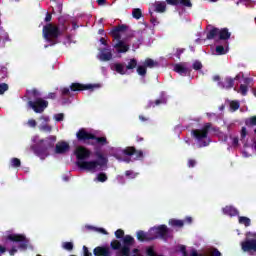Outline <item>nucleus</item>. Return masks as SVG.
Segmentation results:
<instances>
[{
	"label": "nucleus",
	"instance_id": "f257e3e1",
	"mask_svg": "<svg viewBox=\"0 0 256 256\" xmlns=\"http://www.w3.org/2000/svg\"><path fill=\"white\" fill-rule=\"evenodd\" d=\"M75 155L77 158L76 165L83 171H91L92 173H95V171H102L103 167H107V163H109V159H107L101 152L95 153L98 160L87 161V159L91 157V150L83 146L76 148Z\"/></svg>",
	"mask_w": 256,
	"mask_h": 256
},
{
	"label": "nucleus",
	"instance_id": "f03ea898",
	"mask_svg": "<svg viewBox=\"0 0 256 256\" xmlns=\"http://www.w3.org/2000/svg\"><path fill=\"white\" fill-rule=\"evenodd\" d=\"M55 143H57V136L50 135L32 145L30 149L33 151L36 157H39L43 160L47 159V156L49 155V149L55 148Z\"/></svg>",
	"mask_w": 256,
	"mask_h": 256
},
{
	"label": "nucleus",
	"instance_id": "7ed1b4c3",
	"mask_svg": "<svg viewBox=\"0 0 256 256\" xmlns=\"http://www.w3.org/2000/svg\"><path fill=\"white\" fill-rule=\"evenodd\" d=\"M76 138L78 141H82L83 143H86V145H91L92 147L97 145H100L101 147L109 145L107 137H99L93 133L88 132L85 128H81L77 131Z\"/></svg>",
	"mask_w": 256,
	"mask_h": 256
},
{
	"label": "nucleus",
	"instance_id": "20e7f679",
	"mask_svg": "<svg viewBox=\"0 0 256 256\" xmlns=\"http://www.w3.org/2000/svg\"><path fill=\"white\" fill-rule=\"evenodd\" d=\"M6 239L18 244L12 245V248L9 250V255L11 256L15 255L18 251H27L29 248V239L24 234H9Z\"/></svg>",
	"mask_w": 256,
	"mask_h": 256
},
{
	"label": "nucleus",
	"instance_id": "39448f33",
	"mask_svg": "<svg viewBox=\"0 0 256 256\" xmlns=\"http://www.w3.org/2000/svg\"><path fill=\"white\" fill-rule=\"evenodd\" d=\"M43 38L49 43L50 45H57L59 37H61V29L59 26L48 23L43 27L42 30Z\"/></svg>",
	"mask_w": 256,
	"mask_h": 256
},
{
	"label": "nucleus",
	"instance_id": "423d86ee",
	"mask_svg": "<svg viewBox=\"0 0 256 256\" xmlns=\"http://www.w3.org/2000/svg\"><path fill=\"white\" fill-rule=\"evenodd\" d=\"M211 129H213V124L208 122L204 124L202 129L192 130V135L198 140L199 147H207V145H209V140L203 141V139H207V137L209 136V131Z\"/></svg>",
	"mask_w": 256,
	"mask_h": 256
},
{
	"label": "nucleus",
	"instance_id": "0eeeda50",
	"mask_svg": "<svg viewBox=\"0 0 256 256\" xmlns=\"http://www.w3.org/2000/svg\"><path fill=\"white\" fill-rule=\"evenodd\" d=\"M91 89H95V85L81 84V83L75 82L70 85V89L68 87L62 88L61 95L63 97H72L71 91H89Z\"/></svg>",
	"mask_w": 256,
	"mask_h": 256
},
{
	"label": "nucleus",
	"instance_id": "6e6552de",
	"mask_svg": "<svg viewBox=\"0 0 256 256\" xmlns=\"http://www.w3.org/2000/svg\"><path fill=\"white\" fill-rule=\"evenodd\" d=\"M169 232L170 230L165 224L155 226L150 229L153 241H155V239H163V241H167V239H169Z\"/></svg>",
	"mask_w": 256,
	"mask_h": 256
},
{
	"label": "nucleus",
	"instance_id": "1a4fd4ad",
	"mask_svg": "<svg viewBox=\"0 0 256 256\" xmlns=\"http://www.w3.org/2000/svg\"><path fill=\"white\" fill-rule=\"evenodd\" d=\"M28 105L34 113H43L49 107V101L43 98H35L34 100H29Z\"/></svg>",
	"mask_w": 256,
	"mask_h": 256
},
{
	"label": "nucleus",
	"instance_id": "9d476101",
	"mask_svg": "<svg viewBox=\"0 0 256 256\" xmlns=\"http://www.w3.org/2000/svg\"><path fill=\"white\" fill-rule=\"evenodd\" d=\"M206 39L208 41L214 40L215 43H220L221 41H225V28L219 30V28H212L207 32Z\"/></svg>",
	"mask_w": 256,
	"mask_h": 256
},
{
	"label": "nucleus",
	"instance_id": "9b49d317",
	"mask_svg": "<svg viewBox=\"0 0 256 256\" xmlns=\"http://www.w3.org/2000/svg\"><path fill=\"white\" fill-rule=\"evenodd\" d=\"M127 29H129V26L125 25V24H121L118 25L116 27H114L111 31H110V35L113 37V39H115L116 41H121V33H125V31H127Z\"/></svg>",
	"mask_w": 256,
	"mask_h": 256
},
{
	"label": "nucleus",
	"instance_id": "f8f14e48",
	"mask_svg": "<svg viewBox=\"0 0 256 256\" xmlns=\"http://www.w3.org/2000/svg\"><path fill=\"white\" fill-rule=\"evenodd\" d=\"M122 153L128 157H133V155H135V159H143V152L141 150H137L134 146L126 147L122 150Z\"/></svg>",
	"mask_w": 256,
	"mask_h": 256
},
{
	"label": "nucleus",
	"instance_id": "ddd939ff",
	"mask_svg": "<svg viewBox=\"0 0 256 256\" xmlns=\"http://www.w3.org/2000/svg\"><path fill=\"white\" fill-rule=\"evenodd\" d=\"M241 249L244 253L254 251L256 253V239H247L241 242Z\"/></svg>",
	"mask_w": 256,
	"mask_h": 256
},
{
	"label": "nucleus",
	"instance_id": "4468645a",
	"mask_svg": "<svg viewBox=\"0 0 256 256\" xmlns=\"http://www.w3.org/2000/svg\"><path fill=\"white\" fill-rule=\"evenodd\" d=\"M70 149L71 146H69V143L61 141L56 144L55 153L56 155H65V153H67Z\"/></svg>",
	"mask_w": 256,
	"mask_h": 256
},
{
	"label": "nucleus",
	"instance_id": "2eb2a0df",
	"mask_svg": "<svg viewBox=\"0 0 256 256\" xmlns=\"http://www.w3.org/2000/svg\"><path fill=\"white\" fill-rule=\"evenodd\" d=\"M99 59L104 62L111 61L113 59V52L109 48H102L100 49Z\"/></svg>",
	"mask_w": 256,
	"mask_h": 256
},
{
	"label": "nucleus",
	"instance_id": "dca6fc26",
	"mask_svg": "<svg viewBox=\"0 0 256 256\" xmlns=\"http://www.w3.org/2000/svg\"><path fill=\"white\" fill-rule=\"evenodd\" d=\"M137 239H138V241H141L142 243H143V241H153V235L151 233V230H149L148 232H145L143 230L138 231Z\"/></svg>",
	"mask_w": 256,
	"mask_h": 256
},
{
	"label": "nucleus",
	"instance_id": "f3484780",
	"mask_svg": "<svg viewBox=\"0 0 256 256\" xmlns=\"http://www.w3.org/2000/svg\"><path fill=\"white\" fill-rule=\"evenodd\" d=\"M95 256H111L109 247L98 246L93 250Z\"/></svg>",
	"mask_w": 256,
	"mask_h": 256
},
{
	"label": "nucleus",
	"instance_id": "a211bd4d",
	"mask_svg": "<svg viewBox=\"0 0 256 256\" xmlns=\"http://www.w3.org/2000/svg\"><path fill=\"white\" fill-rule=\"evenodd\" d=\"M111 70L116 71L119 75H127V68L123 63H114L111 65Z\"/></svg>",
	"mask_w": 256,
	"mask_h": 256
},
{
	"label": "nucleus",
	"instance_id": "6ab92c4d",
	"mask_svg": "<svg viewBox=\"0 0 256 256\" xmlns=\"http://www.w3.org/2000/svg\"><path fill=\"white\" fill-rule=\"evenodd\" d=\"M114 49H116L117 53H127L129 51V44H125L123 40H119L114 45Z\"/></svg>",
	"mask_w": 256,
	"mask_h": 256
},
{
	"label": "nucleus",
	"instance_id": "aec40b11",
	"mask_svg": "<svg viewBox=\"0 0 256 256\" xmlns=\"http://www.w3.org/2000/svg\"><path fill=\"white\" fill-rule=\"evenodd\" d=\"M228 105V111H230V113H235V111H238L241 107V102H239V100H228Z\"/></svg>",
	"mask_w": 256,
	"mask_h": 256
},
{
	"label": "nucleus",
	"instance_id": "412c9836",
	"mask_svg": "<svg viewBox=\"0 0 256 256\" xmlns=\"http://www.w3.org/2000/svg\"><path fill=\"white\" fill-rule=\"evenodd\" d=\"M174 71L179 75H187L189 68L185 67V64L179 63L174 65Z\"/></svg>",
	"mask_w": 256,
	"mask_h": 256
},
{
	"label": "nucleus",
	"instance_id": "4be33fe9",
	"mask_svg": "<svg viewBox=\"0 0 256 256\" xmlns=\"http://www.w3.org/2000/svg\"><path fill=\"white\" fill-rule=\"evenodd\" d=\"M225 214L229 215L230 217H237V215H239V210H237L233 206H226L225 207Z\"/></svg>",
	"mask_w": 256,
	"mask_h": 256
},
{
	"label": "nucleus",
	"instance_id": "5701e85b",
	"mask_svg": "<svg viewBox=\"0 0 256 256\" xmlns=\"http://www.w3.org/2000/svg\"><path fill=\"white\" fill-rule=\"evenodd\" d=\"M110 247L111 249H113V251H118V253H120L121 249H123V245L121 244V241L117 239H114L111 241Z\"/></svg>",
	"mask_w": 256,
	"mask_h": 256
},
{
	"label": "nucleus",
	"instance_id": "b1692460",
	"mask_svg": "<svg viewBox=\"0 0 256 256\" xmlns=\"http://www.w3.org/2000/svg\"><path fill=\"white\" fill-rule=\"evenodd\" d=\"M144 66L146 69H147V67H149V69H153V67H159V62H156L151 58H147L144 61Z\"/></svg>",
	"mask_w": 256,
	"mask_h": 256
},
{
	"label": "nucleus",
	"instance_id": "393cba45",
	"mask_svg": "<svg viewBox=\"0 0 256 256\" xmlns=\"http://www.w3.org/2000/svg\"><path fill=\"white\" fill-rule=\"evenodd\" d=\"M137 59L132 58L129 60L128 64L126 65V71H133V69H137Z\"/></svg>",
	"mask_w": 256,
	"mask_h": 256
},
{
	"label": "nucleus",
	"instance_id": "a878e982",
	"mask_svg": "<svg viewBox=\"0 0 256 256\" xmlns=\"http://www.w3.org/2000/svg\"><path fill=\"white\" fill-rule=\"evenodd\" d=\"M212 81L214 83H217V87H220V89H225V83H223V80L221 79V76L219 75H214L212 77Z\"/></svg>",
	"mask_w": 256,
	"mask_h": 256
},
{
	"label": "nucleus",
	"instance_id": "bb28decb",
	"mask_svg": "<svg viewBox=\"0 0 256 256\" xmlns=\"http://www.w3.org/2000/svg\"><path fill=\"white\" fill-rule=\"evenodd\" d=\"M238 221H239L240 225H244L246 227H250L251 226V219H249L248 217L240 216L238 218Z\"/></svg>",
	"mask_w": 256,
	"mask_h": 256
},
{
	"label": "nucleus",
	"instance_id": "cd10ccee",
	"mask_svg": "<svg viewBox=\"0 0 256 256\" xmlns=\"http://www.w3.org/2000/svg\"><path fill=\"white\" fill-rule=\"evenodd\" d=\"M166 10L167 5L164 2H159L158 4H156L155 11L157 13H165Z\"/></svg>",
	"mask_w": 256,
	"mask_h": 256
},
{
	"label": "nucleus",
	"instance_id": "c85d7f7f",
	"mask_svg": "<svg viewBox=\"0 0 256 256\" xmlns=\"http://www.w3.org/2000/svg\"><path fill=\"white\" fill-rule=\"evenodd\" d=\"M246 127H256V115L245 120Z\"/></svg>",
	"mask_w": 256,
	"mask_h": 256
},
{
	"label": "nucleus",
	"instance_id": "c756f323",
	"mask_svg": "<svg viewBox=\"0 0 256 256\" xmlns=\"http://www.w3.org/2000/svg\"><path fill=\"white\" fill-rule=\"evenodd\" d=\"M169 225H171V227H183L184 222L183 220L170 219Z\"/></svg>",
	"mask_w": 256,
	"mask_h": 256
},
{
	"label": "nucleus",
	"instance_id": "7c9ffc66",
	"mask_svg": "<svg viewBox=\"0 0 256 256\" xmlns=\"http://www.w3.org/2000/svg\"><path fill=\"white\" fill-rule=\"evenodd\" d=\"M136 71L140 77H145V75H147V68L145 67V64L137 66Z\"/></svg>",
	"mask_w": 256,
	"mask_h": 256
},
{
	"label": "nucleus",
	"instance_id": "2f4dec72",
	"mask_svg": "<svg viewBox=\"0 0 256 256\" xmlns=\"http://www.w3.org/2000/svg\"><path fill=\"white\" fill-rule=\"evenodd\" d=\"M132 17H134V19L139 20L141 19V17H143V12L139 8H134L132 11Z\"/></svg>",
	"mask_w": 256,
	"mask_h": 256
},
{
	"label": "nucleus",
	"instance_id": "473e14b6",
	"mask_svg": "<svg viewBox=\"0 0 256 256\" xmlns=\"http://www.w3.org/2000/svg\"><path fill=\"white\" fill-rule=\"evenodd\" d=\"M162 103H165L164 99H157L155 102L150 101L147 105V109H151V107H157L158 105H162Z\"/></svg>",
	"mask_w": 256,
	"mask_h": 256
},
{
	"label": "nucleus",
	"instance_id": "72a5a7b5",
	"mask_svg": "<svg viewBox=\"0 0 256 256\" xmlns=\"http://www.w3.org/2000/svg\"><path fill=\"white\" fill-rule=\"evenodd\" d=\"M239 79V75L233 78H226V87L231 89L235 85V80Z\"/></svg>",
	"mask_w": 256,
	"mask_h": 256
},
{
	"label": "nucleus",
	"instance_id": "f704fd0d",
	"mask_svg": "<svg viewBox=\"0 0 256 256\" xmlns=\"http://www.w3.org/2000/svg\"><path fill=\"white\" fill-rule=\"evenodd\" d=\"M39 130L43 133H51V131H53V128L49 124H43L39 126Z\"/></svg>",
	"mask_w": 256,
	"mask_h": 256
},
{
	"label": "nucleus",
	"instance_id": "c9c22d12",
	"mask_svg": "<svg viewBox=\"0 0 256 256\" xmlns=\"http://www.w3.org/2000/svg\"><path fill=\"white\" fill-rule=\"evenodd\" d=\"M215 55H225V47L223 45H216Z\"/></svg>",
	"mask_w": 256,
	"mask_h": 256
},
{
	"label": "nucleus",
	"instance_id": "e433bc0d",
	"mask_svg": "<svg viewBox=\"0 0 256 256\" xmlns=\"http://www.w3.org/2000/svg\"><path fill=\"white\" fill-rule=\"evenodd\" d=\"M10 165L11 167H15V168L21 167V160L19 158H12L10 160Z\"/></svg>",
	"mask_w": 256,
	"mask_h": 256
},
{
	"label": "nucleus",
	"instance_id": "4c0bfd02",
	"mask_svg": "<svg viewBox=\"0 0 256 256\" xmlns=\"http://www.w3.org/2000/svg\"><path fill=\"white\" fill-rule=\"evenodd\" d=\"M192 67L195 71H201L203 69V64L201 63V61L196 60L193 64Z\"/></svg>",
	"mask_w": 256,
	"mask_h": 256
},
{
	"label": "nucleus",
	"instance_id": "58836bf2",
	"mask_svg": "<svg viewBox=\"0 0 256 256\" xmlns=\"http://www.w3.org/2000/svg\"><path fill=\"white\" fill-rule=\"evenodd\" d=\"M107 179H108L107 174H105L104 172H101L97 175V181H99L100 183H105Z\"/></svg>",
	"mask_w": 256,
	"mask_h": 256
},
{
	"label": "nucleus",
	"instance_id": "ea45409f",
	"mask_svg": "<svg viewBox=\"0 0 256 256\" xmlns=\"http://www.w3.org/2000/svg\"><path fill=\"white\" fill-rule=\"evenodd\" d=\"M179 5H182L183 7L191 8L193 7V3H191V0H178Z\"/></svg>",
	"mask_w": 256,
	"mask_h": 256
},
{
	"label": "nucleus",
	"instance_id": "a19ab883",
	"mask_svg": "<svg viewBox=\"0 0 256 256\" xmlns=\"http://www.w3.org/2000/svg\"><path fill=\"white\" fill-rule=\"evenodd\" d=\"M115 237L116 239H124L125 237V231L118 229L115 231Z\"/></svg>",
	"mask_w": 256,
	"mask_h": 256
},
{
	"label": "nucleus",
	"instance_id": "79ce46f5",
	"mask_svg": "<svg viewBox=\"0 0 256 256\" xmlns=\"http://www.w3.org/2000/svg\"><path fill=\"white\" fill-rule=\"evenodd\" d=\"M5 91H9V85L7 83L0 84V95H4Z\"/></svg>",
	"mask_w": 256,
	"mask_h": 256
},
{
	"label": "nucleus",
	"instance_id": "37998d69",
	"mask_svg": "<svg viewBox=\"0 0 256 256\" xmlns=\"http://www.w3.org/2000/svg\"><path fill=\"white\" fill-rule=\"evenodd\" d=\"M248 91H249V88L247 87V85H245V84L240 85V93H241V95H243V97H245V95H247Z\"/></svg>",
	"mask_w": 256,
	"mask_h": 256
},
{
	"label": "nucleus",
	"instance_id": "c03bdc74",
	"mask_svg": "<svg viewBox=\"0 0 256 256\" xmlns=\"http://www.w3.org/2000/svg\"><path fill=\"white\" fill-rule=\"evenodd\" d=\"M63 248L66 249V251H73V242H64Z\"/></svg>",
	"mask_w": 256,
	"mask_h": 256
},
{
	"label": "nucleus",
	"instance_id": "a18cd8bd",
	"mask_svg": "<svg viewBox=\"0 0 256 256\" xmlns=\"http://www.w3.org/2000/svg\"><path fill=\"white\" fill-rule=\"evenodd\" d=\"M27 125L31 127V129H35V127H37V121L35 119H29Z\"/></svg>",
	"mask_w": 256,
	"mask_h": 256
},
{
	"label": "nucleus",
	"instance_id": "49530a36",
	"mask_svg": "<svg viewBox=\"0 0 256 256\" xmlns=\"http://www.w3.org/2000/svg\"><path fill=\"white\" fill-rule=\"evenodd\" d=\"M183 53H185V49H183V48H178V49L176 50L175 57H177V59H181V55H183Z\"/></svg>",
	"mask_w": 256,
	"mask_h": 256
},
{
	"label": "nucleus",
	"instance_id": "de8ad7c7",
	"mask_svg": "<svg viewBox=\"0 0 256 256\" xmlns=\"http://www.w3.org/2000/svg\"><path fill=\"white\" fill-rule=\"evenodd\" d=\"M240 137H241V141H243V139H245L247 137V128L246 127H242L241 132H240Z\"/></svg>",
	"mask_w": 256,
	"mask_h": 256
},
{
	"label": "nucleus",
	"instance_id": "09e8293b",
	"mask_svg": "<svg viewBox=\"0 0 256 256\" xmlns=\"http://www.w3.org/2000/svg\"><path fill=\"white\" fill-rule=\"evenodd\" d=\"M146 254H147L148 256H159V255H155V249H153V247L147 248Z\"/></svg>",
	"mask_w": 256,
	"mask_h": 256
},
{
	"label": "nucleus",
	"instance_id": "8fccbe9b",
	"mask_svg": "<svg viewBox=\"0 0 256 256\" xmlns=\"http://www.w3.org/2000/svg\"><path fill=\"white\" fill-rule=\"evenodd\" d=\"M63 119H65V115L63 113H59L55 115V121H63Z\"/></svg>",
	"mask_w": 256,
	"mask_h": 256
},
{
	"label": "nucleus",
	"instance_id": "3c124183",
	"mask_svg": "<svg viewBox=\"0 0 256 256\" xmlns=\"http://www.w3.org/2000/svg\"><path fill=\"white\" fill-rule=\"evenodd\" d=\"M150 16H151V23L152 25H159V21L157 20V17L153 16L152 12L150 13Z\"/></svg>",
	"mask_w": 256,
	"mask_h": 256
},
{
	"label": "nucleus",
	"instance_id": "603ef678",
	"mask_svg": "<svg viewBox=\"0 0 256 256\" xmlns=\"http://www.w3.org/2000/svg\"><path fill=\"white\" fill-rule=\"evenodd\" d=\"M168 5H173L174 7H177L179 5V0H166Z\"/></svg>",
	"mask_w": 256,
	"mask_h": 256
},
{
	"label": "nucleus",
	"instance_id": "864d4df0",
	"mask_svg": "<svg viewBox=\"0 0 256 256\" xmlns=\"http://www.w3.org/2000/svg\"><path fill=\"white\" fill-rule=\"evenodd\" d=\"M32 95H33L34 99L40 98V96H41V94L39 93V90H37V89L32 90Z\"/></svg>",
	"mask_w": 256,
	"mask_h": 256
},
{
	"label": "nucleus",
	"instance_id": "5fc2aeb1",
	"mask_svg": "<svg viewBox=\"0 0 256 256\" xmlns=\"http://www.w3.org/2000/svg\"><path fill=\"white\" fill-rule=\"evenodd\" d=\"M51 19H53V15L51 13L47 12L44 21L46 23H50Z\"/></svg>",
	"mask_w": 256,
	"mask_h": 256
},
{
	"label": "nucleus",
	"instance_id": "6e6d98bb",
	"mask_svg": "<svg viewBox=\"0 0 256 256\" xmlns=\"http://www.w3.org/2000/svg\"><path fill=\"white\" fill-rule=\"evenodd\" d=\"M197 165V161L195 159L188 160V167H195Z\"/></svg>",
	"mask_w": 256,
	"mask_h": 256
},
{
	"label": "nucleus",
	"instance_id": "4d7b16f0",
	"mask_svg": "<svg viewBox=\"0 0 256 256\" xmlns=\"http://www.w3.org/2000/svg\"><path fill=\"white\" fill-rule=\"evenodd\" d=\"M84 256H92L93 254L89 252V248L87 246H83Z\"/></svg>",
	"mask_w": 256,
	"mask_h": 256
},
{
	"label": "nucleus",
	"instance_id": "13d9d810",
	"mask_svg": "<svg viewBox=\"0 0 256 256\" xmlns=\"http://www.w3.org/2000/svg\"><path fill=\"white\" fill-rule=\"evenodd\" d=\"M183 223H187L188 225H191V223H193V218L191 216H187Z\"/></svg>",
	"mask_w": 256,
	"mask_h": 256
},
{
	"label": "nucleus",
	"instance_id": "bf43d9fd",
	"mask_svg": "<svg viewBox=\"0 0 256 256\" xmlns=\"http://www.w3.org/2000/svg\"><path fill=\"white\" fill-rule=\"evenodd\" d=\"M229 39H231V33L229 29L225 28V41H229Z\"/></svg>",
	"mask_w": 256,
	"mask_h": 256
},
{
	"label": "nucleus",
	"instance_id": "052dcab7",
	"mask_svg": "<svg viewBox=\"0 0 256 256\" xmlns=\"http://www.w3.org/2000/svg\"><path fill=\"white\" fill-rule=\"evenodd\" d=\"M206 116L208 117V119H217V114L215 113H206Z\"/></svg>",
	"mask_w": 256,
	"mask_h": 256
},
{
	"label": "nucleus",
	"instance_id": "680f3d73",
	"mask_svg": "<svg viewBox=\"0 0 256 256\" xmlns=\"http://www.w3.org/2000/svg\"><path fill=\"white\" fill-rule=\"evenodd\" d=\"M210 256H221V252L219 250L214 249L211 253Z\"/></svg>",
	"mask_w": 256,
	"mask_h": 256
},
{
	"label": "nucleus",
	"instance_id": "e2e57ef3",
	"mask_svg": "<svg viewBox=\"0 0 256 256\" xmlns=\"http://www.w3.org/2000/svg\"><path fill=\"white\" fill-rule=\"evenodd\" d=\"M7 252V248L3 245H0V256H3V253Z\"/></svg>",
	"mask_w": 256,
	"mask_h": 256
},
{
	"label": "nucleus",
	"instance_id": "0e129e2a",
	"mask_svg": "<svg viewBox=\"0 0 256 256\" xmlns=\"http://www.w3.org/2000/svg\"><path fill=\"white\" fill-rule=\"evenodd\" d=\"M125 175H126V177H132V176H133V171L127 170V171L125 172Z\"/></svg>",
	"mask_w": 256,
	"mask_h": 256
},
{
	"label": "nucleus",
	"instance_id": "69168bd1",
	"mask_svg": "<svg viewBox=\"0 0 256 256\" xmlns=\"http://www.w3.org/2000/svg\"><path fill=\"white\" fill-rule=\"evenodd\" d=\"M100 43H101L102 45L107 46V40H106L104 37L100 38Z\"/></svg>",
	"mask_w": 256,
	"mask_h": 256
},
{
	"label": "nucleus",
	"instance_id": "338daca9",
	"mask_svg": "<svg viewBox=\"0 0 256 256\" xmlns=\"http://www.w3.org/2000/svg\"><path fill=\"white\" fill-rule=\"evenodd\" d=\"M181 251H182L184 256H187V249L185 248V246L181 247Z\"/></svg>",
	"mask_w": 256,
	"mask_h": 256
},
{
	"label": "nucleus",
	"instance_id": "774afa93",
	"mask_svg": "<svg viewBox=\"0 0 256 256\" xmlns=\"http://www.w3.org/2000/svg\"><path fill=\"white\" fill-rule=\"evenodd\" d=\"M190 256H199V253L197 252V250H192Z\"/></svg>",
	"mask_w": 256,
	"mask_h": 256
}]
</instances>
